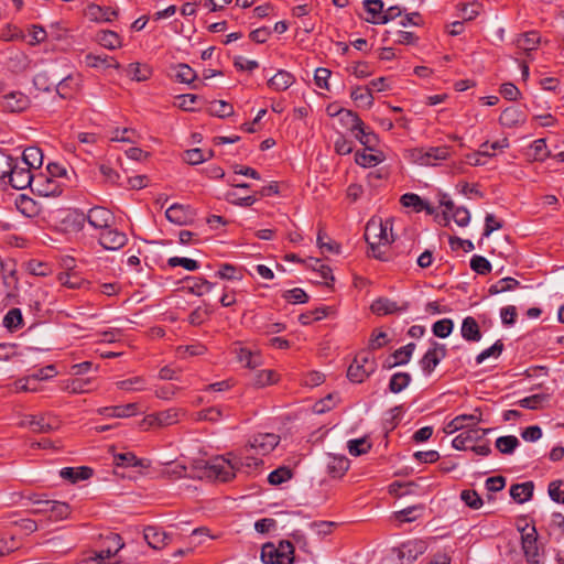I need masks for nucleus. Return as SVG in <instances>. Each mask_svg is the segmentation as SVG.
<instances>
[{
  "instance_id": "nucleus-1",
  "label": "nucleus",
  "mask_w": 564,
  "mask_h": 564,
  "mask_svg": "<svg viewBox=\"0 0 564 564\" xmlns=\"http://www.w3.org/2000/svg\"><path fill=\"white\" fill-rule=\"evenodd\" d=\"M253 452H241L240 456L228 454L231 458L217 456L208 462H205L199 467V478H206L214 481H229L231 480L237 470L246 467L248 469L257 468L262 460L253 457Z\"/></svg>"
},
{
  "instance_id": "nucleus-2",
  "label": "nucleus",
  "mask_w": 564,
  "mask_h": 564,
  "mask_svg": "<svg viewBox=\"0 0 564 564\" xmlns=\"http://www.w3.org/2000/svg\"><path fill=\"white\" fill-rule=\"evenodd\" d=\"M377 369L375 357L368 351L357 354L347 369V378L354 383L364 382Z\"/></svg>"
},
{
  "instance_id": "nucleus-3",
  "label": "nucleus",
  "mask_w": 564,
  "mask_h": 564,
  "mask_svg": "<svg viewBox=\"0 0 564 564\" xmlns=\"http://www.w3.org/2000/svg\"><path fill=\"white\" fill-rule=\"evenodd\" d=\"M261 560L265 564H292L294 546L290 541H280L278 546L265 543L261 549Z\"/></svg>"
},
{
  "instance_id": "nucleus-4",
  "label": "nucleus",
  "mask_w": 564,
  "mask_h": 564,
  "mask_svg": "<svg viewBox=\"0 0 564 564\" xmlns=\"http://www.w3.org/2000/svg\"><path fill=\"white\" fill-rule=\"evenodd\" d=\"M30 499L34 506L31 512L34 514H45L54 521L66 519L70 514V507L66 502L41 499L37 496H33Z\"/></svg>"
},
{
  "instance_id": "nucleus-5",
  "label": "nucleus",
  "mask_w": 564,
  "mask_h": 564,
  "mask_svg": "<svg viewBox=\"0 0 564 564\" xmlns=\"http://www.w3.org/2000/svg\"><path fill=\"white\" fill-rule=\"evenodd\" d=\"M85 221L91 227L105 231L113 225L115 215L108 208L95 206L86 215L84 213L76 215L75 223L79 228L84 227Z\"/></svg>"
},
{
  "instance_id": "nucleus-6",
  "label": "nucleus",
  "mask_w": 564,
  "mask_h": 564,
  "mask_svg": "<svg viewBox=\"0 0 564 564\" xmlns=\"http://www.w3.org/2000/svg\"><path fill=\"white\" fill-rule=\"evenodd\" d=\"M451 148L446 145L431 148H415L411 151V158L421 165H436L449 156Z\"/></svg>"
},
{
  "instance_id": "nucleus-7",
  "label": "nucleus",
  "mask_w": 564,
  "mask_h": 564,
  "mask_svg": "<svg viewBox=\"0 0 564 564\" xmlns=\"http://www.w3.org/2000/svg\"><path fill=\"white\" fill-rule=\"evenodd\" d=\"M381 219L371 218L365 228V240L367 241L370 256L380 260V261H389L390 257L386 254V251L380 249V239H379V228H380Z\"/></svg>"
},
{
  "instance_id": "nucleus-8",
  "label": "nucleus",
  "mask_w": 564,
  "mask_h": 564,
  "mask_svg": "<svg viewBox=\"0 0 564 564\" xmlns=\"http://www.w3.org/2000/svg\"><path fill=\"white\" fill-rule=\"evenodd\" d=\"M427 544L425 541L420 539H413L403 542L394 551L398 554L400 564H413L419 556L425 553Z\"/></svg>"
},
{
  "instance_id": "nucleus-9",
  "label": "nucleus",
  "mask_w": 564,
  "mask_h": 564,
  "mask_svg": "<svg viewBox=\"0 0 564 564\" xmlns=\"http://www.w3.org/2000/svg\"><path fill=\"white\" fill-rule=\"evenodd\" d=\"M280 437L273 433H264L254 435L246 445V452H253L257 455H268L279 444Z\"/></svg>"
},
{
  "instance_id": "nucleus-10",
  "label": "nucleus",
  "mask_w": 564,
  "mask_h": 564,
  "mask_svg": "<svg viewBox=\"0 0 564 564\" xmlns=\"http://www.w3.org/2000/svg\"><path fill=\"white\" fill-rule=\"evenodd\" d=\"M32 192L42 197H56L63 193V187L53 177L44 173H39L35 174Z\"/></svg>"
},
{
  "instance_id": "nucleus-11",
  "label": "nucleus",
  "mask_w": 564,
  "mask_h": 564,
  "mask_svg": "<svg viewBox=\"0 0 564 564\" xmlns=\"http://www.w3.org/2000/svg\"><path fill=\"white\" fill-rule=\"evenodd\" d=\"M182 414L183 411L176 408H171L164 411L152 413L143 419L142 426H144V429L153 426H170L177 423Z\"/></svg>"
},
{
  "instance_id": "nucleus-12",
  "label": "nucleus",
  "mask_w": 564,
  "mask_h": 564,
  "mask_svg": "<svg viewBox=\"0 0 564 564\" xmlns=\"http://www.w3.org/2000/svg\"><path fill=\"white\" fill-rule=\"evenodd\" d=\"M446 346L437 341L432 343V347L426 350L420 360V366L424 373L431 375L436 366L446 357Z\"/></svg>"
},
{
  "instance_id": "nucleus-13",
  "label": "nucleus",
  "mask_w": 564,
  "mask_h": 564,
  "mask_svg": "<svg viewBox=\"0 0 564 564\" xmlns=\"http://www.w3.org/2000/svg\"><path fill=\"white\" fill-rule=\"evenodd\" d=\"M528 527L522 530V549L527 561L530 564H540V553L538 546V533L535 527H531L527 531Z\"/></svg>"
},
{
  "instance_id": "nucleus-14",
  "label": "nucleus",
  "mask_w": 564,
  "mask_h": 564,
  "mask_svg": "<svg viewBox=\"0 0 564 564\" xmlns=\"http://www.w3.org/2000/svg\"><path fill=\"white\" fill-rule=\"evenodd\" d=\"M22 424L34 433H50L58 429L59 421L53 415L42 414L31 415Z\"/></svg>"
},
{
  "instance_id": "nucleus-15",
  "label": "nucleus",
  "mask_w": 564,
  "mask_h": 564,
  "mask_svg": "<svg viewBox=\"0 0 564 564\" xmlns=\"http://www.w3.org/2000/svg\"><path fill=\"white\" fill-rule=\"evenodd\" d=\"M98 241L104 249L116 251L127 245L128 237L123 231L111 226L105 231H100Z\"/></svg>"
},
{
  "instance_id": "nucleus-16",
  "label": "nucleus",
  "mask_w": 564,
  "mask_h": 564,
  "mask_svg": "<svg viewBox=\"0 0 564 564\" xmlns=\"http://www.w3.org/2000/svg\"><path fill=\"white\" fill-rule=\"evenodd\" d=\"M8 178L9 184L15 189H25L26 187L32 189L35 175L32 174L29 167L21 166L17 161L12 166V173L8 175Z\"/></svg>"
},
{
  "instance_id": "nucleus-17",
  "label": "nucleus",
  "mask_w": 564,
  "mask_h": 564,
  "mask_svg": "<svg viewBox=\"0 0 564 564\" xmlns=\"http://www.w3.org/2000/svg\"><path fill=\"white\" fill-rule=\"evenodd\" d=\"M30 98L21 91H11L0 97V106L8 112H22L30 107Z\"/></svg>"
},
{
  "instance_id": "nucleus-18",
  "label": "nucleus",
  "mask_w": 564,
  "mask_h": 564,
  "mask_svg": "<svg viewBox=\"0 0 564 564\" xmlns=\"http://www.w3.org/2000/svg\"><path fill=\"white\" fill-rule=\"evenodd\" d=\"M490 431V429H478L477 425L473 426L459 433L453 440L452 445L455 449L466 451L471 447L469 446L471 443L480 441Z\"/></svg>"
},
{
  "instance_id": "nucleus-19",
  "label": "nucleus",
  "mask_w": 564,
  "mask_h": 564,
  "mask_svg": "<svg viewBox=\"0 0 564 564\" xmlns=\"http://www.w3.org/2000/svg\"><path fill=\"white\" fill-rule=\"evenodd\" d=\"M479 422H481V411L477 408L473 414H460L454 417L446 424L444 432L452 434L465 427L476 426Z\"/></svg>"
},
{
  "instance_id": "nucleus-20",
  "label": "nucleus",
  "mask_w": 564,
  "mask_h": 564,
  "mask_svg": "<svg viewBox=\"0 0 564 564\" xmlns=\"http://www.w3.org/2000/svg\"><path fill=\"white\" fill-rule=\"evenodd\" d=\"M356 132H352L355 138L362 144L367 150H375L378 144V137L372 131L366 128L364 121L359 117H354Z\"/></svg>"
},
{
  "instance_id": "nucleus-21",
  "label": "nucleus",
  "mask_w": 564,
  "mask_h": 564,
  "mask_svg": "<svg viewBox=\"0 0 564 564\" xmlns=\"http://www.w3.org/2000/svg\"><path fill=\"white\" fill-rule=\"evenodd\" d=\"M144 540L154 550H161L169 544L170 535L162 529L149 525L143 531Z\"/></svg>"
},
{
  "instance_id": "nucleus-22",
  "label": "nucleus",
  "mask_w": 564,
  "mask_h": 564,
  "mask_svg": "<svg viewBox=\"0 0 564 564\" xmlns=\"http://www.w3.org/2000/svg\"><path fill=\"white\" fill-rule=\"evenodd\" d=\"M524 112L516 106H511L506 108L500 117L499 123L505 128H514L518 126H522L525 122Z\"/></svg>"
},
{
  "instance_id": "nucleus-23",
  "label": "nucleus",
  "mask_w": 564,
  "mask_h": 564,
  "mask_svg": "<svg viewBox=\"0 0 564 564\" xmlns=\"http://www.w3.org/2000/svg\"><path fill=\"white\" fill-rule=\"evenodd\" d=\"M327 474L333 478H341L349 469V460L344 455H332L327 457Z\"/></svg>"
},
{
  "instance_id": "nucleus-24",
  "label": "nucleus",
  "mask_w": 564,
  "mask_h": 564,
  "mask_svg": "<svg viewBox=\"0 0 564 564\" xmlns=\"http://www.w3.org/2000/svg\"><path fill=\"white\" fill-rule=\"evenodd\" d=\"M372 313L382 316L388 314H393L397 312H404L408 310V304H404L402 306H399L397 302L387 299V297H379L375 300L370 306Z\"/></svg>"
},
{
  "instance_id": "nucleus-25",
  "label": "nucleus",
  "mask_w": 564,
  "mask_h": 564,
  "mask_svg": "<svg viewBox=\"0 0 564 564\" xmlns=\"http://www.w3.org/2000/svg\"><path fill=\"white\" fill-rule=\"evenodd\" d=\"M165 216L169 221L180 226L186 225L193 219L191 209L180 204H173L170 206L165 212Z\"/></svg>"
},
{
  "instance_id": "nucleus-26",
  "label": "nucleus",
  "mask_w": 564,
  "mask_h": 564,
  "mask_svg": "<svg viewBox=\"0 0 564 564\" xmlns=\"http://www.w3.org/2000/svg\"><path fill=\"white\" fill-rule=\"evenodd\" d=\"M237 360L245 367L256 369L262 365V357L259 351H252L247 347L238 346L235 348Z\"/></svg>"
},
{
  "instance_id": "nucleus-27",
  "label": "nucleus",
  "mask_w": 564,
  "mask_h": 564,
  "mask_svg": "<svg viewBox=\"0 0 564 564\" xmlns=\"http://www.w3.org/2000/svg\"><path fill=\"white\" fill-rule=\"evenodd\" d=\"M295 83V77L288 70L280 69L268 80V86L275 91H284Z\"/></svg>"
},
{
  "instance_id": "nucleus-28",
  "label": "nucleus",
  "mask_w": 564,
  "mask_h": 564,
  "mask_svg": "<svg viewBox=\"0 0 564 564\" xmlns=\"http://www.w3.org/2000/svg\"><path fill=\"white\" fill-rule=\"evenodd\" d=\"M80 75L76 74H69L66 77L62 78L56 85V91L57 94L66 99L70 97L72 93L77 90L80 86Z\"/></svg>"
},
{
  "instance_id": "nucleus-29",
  "label": "nucleus",
  "mask_w": 564,
  "mask_h": 564,
  "mask_svg": "<svg viewBox=\"0 0 564 564\" xmlns=\"http://www.w3.org/2000/svg\"><path fill=\"white\" fill-rule=\"evenodd\" d=\"M460 335L467 341L477 343L482 335L477 321L473 316H467L462 322Z\"/></svg>"
},
{
  "instance_id": "nucleus-30",
  "label": "nucleus",
  "mask_w": 564,
  "mask_h": 564,
  "mask_svg": "<svg viewBox=\"0 0 564 564\" xmlns=\"http://www.w3.org/2000/svg\"><path fill=\"white\" fill-rule=\"evenodd\" d=\"M533 490H534L533 481L514 484L510 488V496L518 503H524L532 499Z\"/></svg>"
},
{
  "instance_id": "nucleus-31",
  "label": "nucleus",
  "mask_w": 564,
  "mask_h": 564,
  "mask_svg": "<svg viewBox=\"0 0 564 564\" xmlns=\"http://www.w3.org/2000/svg\"><path fill=\"white\" fill-rule=\"evenodd\" d=\"M414 350H415L414 343H409L405 346L400 347L391 355V357L393 358V362H390L389 360H387L384 364V367L388 369H391L397 366L406 365L410 361Z\"/></svg>"
},
{
  "instance_id": "nucleus-32",
  "label": "nucleus",
  "mask_w": 564,
  "mask_h": 564,
  "mask_svg": "<svg viewBox=\"0 0 564 564\" xmlns=\"http://www.w3.org/2000/svg\"><path fill=\"white\" fill-rule=\"evenodd\" d=\"M87 15L93 21L110 22L118 17V11L109 7L90 4L87 7Z\"/></svg>"
},
{
  "instance_id": "nucleus-33",
  "label": "nucleus",
  "mask_w": 564,
  "mask_h": 564,
  "mask_svg": "<svg viewBox=\"0 0 564 564\" xmlns=\"http://www.w3.org/2000/svg\"><path fill=\"white\" fill-rule=\"evenodd\" d=\"M59 475L63 479L75 484L79 480L89 479L93 476V469L87 466L64 467L61 469Z\"/></svg>"
},
{
  "instance_id": "nucleus-34",
  "label": "nucleus",
  "mask_w": 564,
  "mask_h": 564,
  "mask_svg": "<svg viewBox=\"0 0 564 564\" xmlns=\"http://www.w3.org/2000/svg\"><path fill=\"white\" fill-rule=\"evenodd\" d=\"M185 282L188 292L197 296H203L204 294L209 293L214 288V283L204 278L187 276Z\"/></svg>"
},
{
  "instance_id": "nucleus-35",
  "label": "nucleus",
  "mask_w": 564,
  "mask_h": 564,
  "mask_svg": "<svg viewBox=\"0 0 564 564\" xmlns=\"http://www.w3.org/2000/svg\"><path fill=\"white\" fill-rule=\"evenodd\" d=\"M85 62L87 64L88 67H91V68H98V67H104V68H115V69H120L121 68V65L118 61H116L113 57H109L107 55H95V54H87L85 56Z\"/></svg>"
},
{
  "instance_id": "nucleus-36",
  "label": "nucleus",
  "mask_w": 564,
  "mask_h": 564,
  "mask_svg": "<svg viewBox=\"0 0 564 564\" xmlns=\"http://www.w3.org/2000/svg\"><path fill=\"white\" fill-rule=\"evenodd\" d=\"M22 164L25 167L40 169L43 164V153L37 147H29L22 153Z\"/></svg>"
},
{
  "instance_id": "nucleus-37",
  "label": "nucleus",
  "mask_w": 564,
  "mask_h": 564,
  "mask_svg": "<svg viewBox=\"0 0 564 564\" xmlns=\"http://www.w3.org/2000/svg\"><path fill=\"white\" fill-rule=\"evenodd\" d=\"M540 42V34L536 31H530L520 34L516 40V45L529 54V52L536 50Z\"/></svg>"
},
{
  "instance_id": "nucleus-38",
  "label": "nucleus",
  "mask_w": 564,
  "mask_h": 564,
  "mask_svg": "<svg viewBox=\"0 0 564 564\" xmlns=\"http://www.w3.org/2000/svg\"><path fill=\"white\" fill-rule=\"evenodd\" d=\"M127 75L135 82H144L150 78L152 68L147 64L131 63L126 69Z\"/></svg>"
},
{
  "instance_id": "nucleus-39",
  "label": "nucleus",
  "mask_w": 564,
  "mask_h": 564,
  "mask_svg": "<svg viewBox=\"0 0 564 564\" xmlns=\"http://www.w3.org/2000/svg\"><path fill=\"white\" fill-rule=\"evenodd\" d=\"M97 39L99 44L108 50H116L122 45L121 37L113 31H100Z\"/></svg>"
},
{
  "instance_id": "nucleus-40",
  "label": "nucleus",
  "mask_w": 564,
  "mask_h": 564,
  "mask_svg": "<svg viewBox=\"0 0 564 564\" xmlns=\"http://www.w3.org/2000/svg\"><path fill=\"white\" fill-rule=\"evenodd\" d=\"M350 97L359 106L370 108L373 105V96L369 87H356L351 90Z\"/></svg>"
},
{
  "instance_id": "nucleus-41",
  "label": "nucleus",
  "mask_w": 564,
  "mask_h": 564,
  "mask_svg": "<svg viewBox=\"0 0 564 564\" xmlns=\"http://www.w3.org/2000/svg\"><path fill=\"white\" fill-rule=\"evenodd\" d=\"M18 210L26 217H33L37 213L36 203L29 196L21 194L15 199Z\"/></svg>"
},
{
  "instance_id": "nucleus-42",
  "label": "nucleus",
  "mask_w": 564,
  "mask_h": 564,
  "mask_svg": "<svg viewBox=\"0 0 564 564\" xmlns=\"http://www.w3.org/2000/svg\"><path fill=\"white\" fill-rule=\"evenodd\" d=\"M411 380L412 378L409 372H397L390 379L389 390L392 393H400L410 384Z\"/></svg>"
},
{
  "instance_id": "nucleus-43",
  "label": "nucleus",
  "mask_w": 564,
  "mask_h": 564,
  "mask_svg": "<svg viewBox=\"0 0 564 564\" xmlns=\"http://www.w3.org/2000/svg\"><path fill=\"white\" fill-rule=\"evenodd\" d=\"M278 381V375L273 370H261L253 375L251 383L256 388H263Z\"/></svg>"
},
{
  "instance_id": "nucleus-44",
  "label": "nucleus",
  "mask_w": 564,
  "mask_h": 564,
  "mask_svg": "<svg viewBox=\"0 0 564 564\" xmlns=\"http://www.w3.org/2000/svg\"><path fill=\"white\" fill-rule=\"evenodd\" d=\"M520 285V282L513 278L507 276L500 279L497 283L490 285L488 292L490 295L513 291Z\"/></svg>"
},
{
  "instance_id": "nucleus-45",
  "label": "nucleus",
  "mask_w": 564,
  "mask_h": 564,
  "mask_svg": "<svg viewBox=\"0 0 564 564\" xmlns=\"http://www.w3.org/2000/svg\"><path fill=\"white\" fill-rule=\"evenodd\" d=\"M3 325L9 330L13 332L23 326V316L20 308H11L4 315Z\"/></svg>"
},
{
  "instance_id": "nucleus-46",
  "label": "nucleus",
  "mask_w": 564,
  "mask_h": 564,
  "mask_svg": "<svg viewBox=\"0 0 564 564\" xmlns=\"http://www.w3.org/2000/svg\"><path fill=\"white\" fill-rule=\"evenodd\" d=\"M216 275L223 280H242L243 273L242 269L230 263H223L219 267V270L216 272Z\"/></svg>"
},
{
  "instance_id": "nucleus-47",
  "label": "nucleus",
  "mask_w": 564,
  "mask_h": 564,
  "mask_svg": "<svg viewBox=\"0 0 564 564\" xmlns=\"http://www.w3.org/2000/svg\"><path fill=\"white\" fill-rule=\"evenodd\" d=\"M495 445L501 454L510 455L519 446V440L513 435L500 436L496 440Z\"/></svg>"
},
{
  "instance_id": "nucleus-48",
  "label": "nucleus",
  "mask_w": 564,
  "mask_h": 564,
  "mask_svg": "<svg viewBox=\"0 0 564 564\" xmlns=\"http://www.w3.org/2000/svg\"><path fill=\"white\" fill-rule=\"evenodd\" d=\"M208 112L212 116L226 118L234 113V107L224 100H214L208 106Z\"/></svg>"
},
{
  "instance_id": "nucleus-49",
  "label": "nucleus",
  "mask_w": 564,
  "mask_h": 564,
  "mask_svg": "<svg viewBox=\"0 0 564 564\" xmlns=\"http://www.w3.org/2000/svg\"><path fill=\"white\" fill-rule=\"evenodd\" d=\"M423 509L422 505L411 506L394 512V518L400 522H413L420 517Z\"/></svg>"
},
{
  "instance_id": "nucleus-50",
  "label": "nucleus",
  "mask_w": 564,
  "mask_h": 564,
  "mask_svg": "<svg viewBox=\"0 0 564 564\" xmlns=\"http://www.w3.org/2000/svg\"><path fill=\"white\" fill-rule=\"evenodd\" d=\"M116 384L118 389L124 391H143L145 390L147 382L143 377L137 376L118 381Z\"/></svg>"
},
{
  "instance_id": "nucleus-51",
  "label": "nucleus",
  "mask_w": 564,
  "mask_h": 564,
  "mask_svg": "<svg viewBox=\"0 0 564 564\" xmlns=\"http://www.w3.org/2000/svg\"><path fill=\"white\" fill-rule=\"evenodd\" d=\"M212 156H213L212 150H209L206 155L202 149L195 148V149L185 151L184 155H183V160L191 165H196V164H200V163L207 161Z\"/></svg>"
},
{
  "instance_id": "nucleus-52",
  "label": "nucleus",
  "mask_w": 564,
  "mask_h": 564,
  "mask_svg": "<svg viewBox=\"0 0 564 564\" xmlns=\"http://www.w3.org/2000/svg\"><path fill=\"white\" fill-rule=\"evenodd\" d=\"M364 7L366 11L371 15L370 19H367L368 22L373 24H379L376 20L383 15L384 4L382 0H365Z\"/></svg>"
},
{
  "instance_id": "nucleus-53",
  "label": "nucleus",
  "mask_w": 564,
  "mask_h": 564,
  "mask_svg": "<svg viewBox=\"0 0 564 564\" xmlns=\"http://www.w3.org/2000/svg\"><path fill=\"white\" fill-rule=\"evenodd\" d=\"M347 448L350 455L360 456L367 454L370 451L371 444L367 441L366 437L355 438L347 442Z\"/></svg>"
},
{
  "instance_id": "nucleus-54",
  "label": "nucleus",
  "mask_w": 564,
  "mask_h": 564,
  "mask_svg": "<svg viewBox=\"0 0 564 564\" xmlns=\"http://www.w3.org/2000/svg\"><path fill=\"white\" fill-rule=\"evenodd\" d=\"M317 246L323 253H338L340 248L339 245L332 240L323 229L318 230Z\"/></svg>"
},
{
  "instance_id": "nucleus-55",
  "label": "nucleus",
  "mask_w": 564,
  "mask_h": 564,
  "mask_svg": "<svg viewBox=\"0 0 564 564\" xmlns=\"http://www.w3.org/2000/svg\"><path fill=\"white\" fill-rule=\"evenodd\" d=\"M292 476V470L289 467L282 466L269 474L268 481L270 485L278 486L290 480Z\"/></svg>"
},
{
  "instance_id": "nucleus-56",
  "label": "nucleus",
  "mask_w": 564,
  "mask_h": 564,
  "mask_svg": "<svg viewBox=\"0 0 564 564\" xmlns=\"http://www.w3.org/2000/svg\"><path fill=\"white\" fill-rule=\"evenodd\" d=\"M454 328V322L451 318H443L435 322L432 326V332L436 337H448Z\"/></svg>"
},
{
  "instance_id": "nucleus-57",
  "label": "nucleus",
  "mask_w": 564,
  "mask_h": 564,
  "mask_svg": "<svg viewBox=\"0 0 564 564\" xmlns=\"http://www.w3.org/2000/svg\"><path fill=\"white\" fill-rule=\"evenodd\" d=\"M196 415L197 421H208L215 423L224 417V411L220 406H210L199 411Z\"/></svg>"
},
{
  "instance_id": "nucleus-58",
  "label": "nucleus",
  "mask_w": 564,
  "mask_h": 564,
  "mask_svg": "<svg viewBox=\"0 0 564 564\" xmlns=\"http://www.w3.org/2000/svg\"><path fill=\"white\" fill-rule=\"evenodd\" d=\"M470 268L476 273L486 275L491 272V263L482 256L475 254L470 259Z\"/></svg>"
},
{
  "instance_id": "nucleus-59",
  "label": "nucleus",
  "mask_w": 564,
  "mask_h": 564,
  "mask_svg": "<svg viewBox=\"0 0 564 564\" xmlns=\"http://www.w3.org/2000/svg\"><path fill=\"white\" fill-rule=\"evenodd\" d=\"M503 343L500 339H498L492 346L486 348L485 350L477 355L476 364L480 365L489 357H499L503 351Z\"/></svg>"
},
{
  "instance_id": "nucleus-60",
  "label": "nucleus",
  "mask_w": 564,
  "mask_h": 564,
  "mask_svg": "<svg viewBox=\"0 0 564 564\" xmlns=\"http://www.w3.org/2000/svg\"><path fill=\"white\" fill-rule=\"evenodd\" d=\"M195 70L187 64H178L176 66L175 78L180 83L191 84L196 79Z\"/></svg>"
},
{
  "instance_id": "nucleus-61",
  "label": "nucleus",
  "mask_w": 564,
  "mask_h": 564,
  "mask_svg": "<svg viewBox=\"0 0 564 564\" xmlns=\"http://www.w3.org/2000/svg\"><path fill=\"white\" fill-rule=\"evenodd\" d=\"M460 499L465 502L467 507L474 510L480 509L484 505L481 497L475 490H463L460 492Z\"/></svg>"
},
{
  "instance_id": "nucleus-62",
  "label": "nucleus",
  "mask_w": 564,
  "mask_h": 564,
  "mask_svg": "<svg viewBox=\"0 0 564 564\" xmlns=\"http://www.w3.org/2000/svg\"><path fill=\"white\" fill-rule=\"evenodd\" d=\"M533 158L536 161H544L552 156V152L547 150L545 139L534 140L531 144Z\"/></svg>"
},
{
  "instance_id": "nucleus-63",
  "label": "nucleus",
  "mask_w": 564,
  "mask_h": 564,
  "mask_svg": "<svg viewBox=\"0 0 564 564\" xmlns=\"http://www.w3.org/2000/svg\"><path fill=\"white\" fill-rule=\"evenodd\" d=\"M547 492L556 503H564V480L557 479L549 484Z\"/></svg>"
},
{
  "instance_id": "nucleus-64",
  "label": "nucleus",
  "mask_w": 564,
  "mask_h": 564,
  "mask_svg": "<svg viewBox=\"0 0 564 564\" xmlns=\"http://www.w3.org/2000/svg\"><path fill=\"white\" fill-rule=\"evenodd\" d=\"M400 202L404 207H412L416 213L422 212L423 208H426L424 206V200L414 193L403 194L400 198Z\"/></svg>"
}]
</instances>
